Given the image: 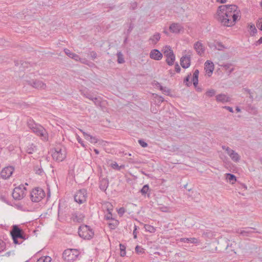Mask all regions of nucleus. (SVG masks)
Instances as JSON below:
<instances>
[{
  "label": "nucleus",
  "instance_id": "nucleus-31",
  "mask_svg": "<svg viewBox=\"0 0 262 262\" xmlns=\"http://www.w3.org/2000/svg\"><path fill=\"white\" fill-rule=\"evenodd\" d=\"M232 66V64L229 63H224L221 65V66L223 67L225 70H228V75L230 74L234 70L233 68H231Z\"/></svg>",
  "mask_w": 262,
  "mask_h": 262
},
{
  "label": "nucleus",
  "instance_id": "nucleus-56",
  "mask_svg": "<svg viewBox=\"0 0 262 262\" xmlns=\"http://www.w3.org/2000/svg\"><path fill=\"white\" fill-rule=\"evenodd\" d=\"M154 84L155 86H156L157 88H159L160 90H163V86H162L161 84L158 81H155Z\"/></svg>",
  "mask_w": 262,
  "mask_h": 262
},
{
  "label": "nucleus",
  "instance_id": "nucleus-60",
  "mask_svg": "<svg viewBox=\"0 0 262 262\" xmlns=\"http://www.w3.org/2000/svg\"><path fill=\"white\" fill-rule=\"evenodd\" d=\"M257 26L259 30L262 31V19L259 20L257 24Z\"/></svg>",
  "mask_w": 262,
  "mask_h": 262
},
{
  "label": "nucleus",
  "instance_id": "nucleus-17",
  "mask_svg": "<svg viewBox=\"0 0 262 262\" xmlns=\"http://www.w3.org/2000/svg\"><path fill=\"white\" fill-rule=\"evenodd\" d=\"M194 49L197 52L198 54L202 56L204 53L205 49L202 43L198 41L194 44Z\"/></svg>",
  "mask_w": 262,
  "mask_h": 262
},
{
  "label": "nucleus",
  "instance_id": "nucleus-44",
  "mask_svg": "<svg viewBox=\"0 0 262 262\" xmlns=\"http://www.w3.org/2000/svg\"><path fill=\"white\" fill-rule=\"evenodd\" d=\"M191 74H188L184 79V82H186V85L187 86H190L191 85V82L189 81Z\"/></svg>",
  "mask_w": 262,
  "mask_h": 262
},
{
  "label": "nucleus",
  "instance_id": "nucleus-11",
  "mask_svg": "<svg viewBox=\"0 0 262 262\" xmlns=\"http://www.w3.org/2000/svg\"><path fill=\"white\" fill-rule=\"evenodd\" d=\"M256 229L252 227H245L235 229V233H238L243 236H250L254 232L253 230Z\"/></svg>",
  "mask_w": 262,
  "mask_h": 262
},
{
  "label": "nucleus",
  "instance_id": "nucleus-12",
  "mask_svg": "<svg viewBox=\"0 0 262 262\" xmlns=\"http://www.w3.org/2000/svg\"><path fill=\"white\" fill-rule=\"evenodd\" d=\"M52 157L54 159L58 162L62 161L66 158L65 150L56 148L55 152L52 154Z\"/></svg>",
  "mask_w": 262,
  "mask_h": 262
},
{
  "label": "nucleus",
  "instance_id": "nucleus-57",
  "mask_svg": "<svg viewBox=\"0 0 262 262\" xmlns=\"http://www.w3.org/2000/svg\"><path fill=\"white\" fill-rule=\"evenodd\" d=\"M174 68H175V71L177 73H180V72L181 69V68L180 67V66H179L178 63H176L175 66H174Z\"/></svg>",
  "mask_w": 262,
  "mask_h": 262
},
{
  "label": "nucleus",
  "instance_id": "nucleus-23",
  "mask_svg": "<svg viewBox=\"0 0 262 262\" xmlns=\"http://www.w3.org/2000/svg\"><path fill=\"white\" fill-rule=\"evenodd\" d=\"M64 51L66 54L67 56H68L69 57L74 59L75 60L78 61L80 59V58L78 55H77L73 52H72L70 50H69L68 49H65L64 50Z\"/></svg>",
  "mask_w": 262,
  "mask_h": 262
},
{
  "label": "nucleus",
  "instance_id": "nucleus-30",
  "mask_svg": "<svg viewBox=\"0 0 262 262\" xmlns=\"http://www.w3.org/2000/svg\"><path fill=\"white\" fill-rule=\"evenodd\" d=\"M149 190V185L148 184L144 185L141 189L140 190V192L142 194V195L146 196L147 194V196L149 197V194L148 193V192Z\"/></svg>",
  "mask_w": 262,
  "mask_h": 262
},
{
  "label": "nucleus",
  "instance_id": "nucleus-47",
  "mask_svg": "<svg viewBox=\"0 0 262 262\" xmlns=\"http://www.w3.org/2000/svg\"><path fill=\"white\" fill-rule=\"evenodd\" d=\"M215 94V91L213 89L209 90L206 92V95L209 97H212Z\"/></svg>",
  "mask_w": 262,
  "mask_h": 262
},
{
  "label": "nucleus",
  "instance_id": "nucleus-61",
  "mask_svg": "<svg viewBox=\"0 0 262 262\" xmlns=\"http://www.w3.org/2000/svg\"><path fill=\"white\" fill-rule=\"evenodd\" d=\"M223 108L229 111L231 113L233 112V110L232 107H231L230 106H223Z\"/></svg>",
  "mask_w": 262,
  "mask_h": 262
},
{
  "label": "nucleus",
  "instance_id": "nucleus-58",
  "mask_svg": "<svg viewBox=\"0 0 262 262\" xmlns=\"http://www.w3.org/2000/svg\"><path fill=\"white\" fill-rule=\"evenodd\" d=\"M81 132H82L83 136L85 138V139L89 140V139L90 138V137L91 136V135H90V134H89L84 132H82V130H81Z\"/></svg>",
  "mask_w": 262,
  "mask_h": 262
},
{
  "label": "nucleus",
  "instance_id": "nucleus-33",
  "mask_svg": "<svg viewBox=\"0 0 262 262\" xmlns=\"http://www.w3.org/2000/svg\"><path fill=\"white\" fill-rule=\"evenodd\" d=\"M226 179L232 184L236 181V177L232 173H226Z\"/></svg>",
  "mask_w": 262,
  "mask_h": 262
},
{
  "label": "nucleus",
  "instance_id": "nucleus-20",
  "mask_svg": "<svg viewBox=\"0 0 262 262\" xmlns=\"http://www.w3.org/2000/svg\"><path fill=\"white\" fill-rule=\"evenodd\" d=\"M84 216L83 214L76 212L72 214V218L74 222H77L78 223H81L82 222Z\"/></svg>",
  "mask_w": 262,
  "mask_h": 262
},
{
  "label": "nucleus",
  "instance_id": "nucleus-37",
  "mask_svg": "<svg viewBox=\"0 0 262 262\" xmlns=\"http://www.w3.org/2000/svg\"><path fill=\"white\" fill-rule=\"evenodd\" d=\"M51 258L49 256H42L37 259L36 262H50Z\"/></svg>",
  "mask_w": 262,
  "mask_h": 262
},
{
  "label": "nucleus",
  "instance_id": "nucleus-5",
  "mask_svg": "<svg viewBox=\"0 0 262 262\" xmlns=\"http://www.w3.org/2000/svg\"><path fill=\"white\" fill-rule=\"evenodd\" d=\"M45 196V192L42 188L39 187L33 189L30 193V198L33 202H39Z\"/></svg>",
  "mask_w": 262,
  "mask_h": 262
},
{
  "label": "nucleus",
  "instance_id": "nucleus-26",
  "mask_svg": "<svg viewBox=\"0 0 262 262\" xmlns=\"http://www.w3.org/2000/svg\"><path fill=\"white\" fill-rule=\"evenodd\" d=\"M81 94L82 95L85 97H86V98H88L91 100L94 97V95L92 93L90 92L87 89L81 90Z\"/></svg>",
  "mask_w": 262,
  "mask_h": 262
},
{
  "label": "nucleus",
  "instance_id": "nucleus-34",
  "mask_svg": "<svg viewBox=\"0 0 262 262\" xmlns=\"http://www.w3.org/2000/svg\"><path fill=\"white\" fill-rule=\"evenodd\" d=\"M227 6V11H229L230 13H234V12H236L237 10V6L235 5H228Z\"/></svg>",
  "mask_w": 262,
  "mask_h": 262
},
{
  "label": "nucleus",
  "instance_id": "nucleus-41",
  "mask_svg": "<svg viewBox=\"0 0 262 262\" xmlns=\"http://www.w3.org/2000/svg\"><path fill=\"white\" fill-rule=\"evenodd\" d=\"M112 223H108V226L111 229H115L118 225V221L117 220H112Z\"/></svg>",
  "mask_w": 262,
  "mask_h": 262
},
{
  "label": "nucleus",
  "instance_id": "nucleus-49",
  "mask_svg": "<svg viewBox=\"0 0 262 262\" xmlns=\"http://www.w3.org/2000/svg\"><path fill=\"white\" fill-rule=\"evenodd\" d=\"M6 249V244L4 241L0 239V252L3 251Z\"/></svg>",
  "mask_w": 262,
  "mask_h": 262
},
{
  "label": "nucleus",
  "instance_id": "nucleus-28",
  "mask_svg": "<svg viewBox=\"0 0 262 262\" xmlns=\"http://www.w3.org/2000/svg\"><path fill=\"white\" fill-rule=\"evenodd\" d=\"M226 11H227V5H222L219 6L217 9L216 18H218L219 14L224 15V14L225 13H226Z\"/></svg>",
  "mask_w": 262,
  "mask_h": 262
},
{
  "label": "nucleus",
  "instance_id": "nucleus-36",
  "mask_svg": "<svg viewBox=\"0 0 262 262\" xmlns=\"http://www.w3.org/2000/svg\"><path fill=\"white\" fill-rule=\"evenodd\" d=\"M34 170L35 171V173L39 175H42L43 172V169L41 168V167L38 165L34 166Z\"/></svg>",
  "mask_w": 262,
  "mask_h": 262
},
{
  "label": "nucleus",
  "instance_id": "nucleus-24",
  "mask_svg": "<svg viewBox=\"0 0 262 262\" xmlns=\"http://www.w3.org/2000/svg\"><path fill=\"white\" fill-rule=\"evenodd\" d=\"M160 34L159 33H156L149 38V41H150V43L156 45L160 40Z\"/></svg>",
  "mask_w": 262,
  "mask_h": 262
},
{
  "label": "nucleus",
  "instance_id": "nucleus-62",
  "mask_svg": "<svg viewBox=\"0 0 262 262\" xmlns=\"http://www.w3.org/2000/svg\"><path fill=\"white\" fill-rule=\"evenodd\" d=\"M91 56L93 59H95L97 58V55L95 52H92L91 53Z\"/></svg>",
  "mask_w": 262,
  "mask_h": 262
},
{
  "label": "nucleus",
  "instance_id": "nucleus-25",
  "mask_svg": "<svg viewBox=\"0 0 262 262\" xmlns=\"http://www.w3.org/2000/svg\"><path fill=\"white\" fill-rule=\"evenodd\" d=\"M180 241L182 242L187 243L198 244L200 243V241L195 237L182 238Z\"/></svg>",
  "mask_w": 262,
  "mask_h": 262
},
{
  "label": "nucleus",
  "instance_id": "nucleus-13",
  "mask_svg": "<svg viewBox=\"0 0 262 262\" xmlns=\"http://www.w3.org/2000/svg\"><path fill=\"white\" fill-rule=\"evenodd\" d=\"M14 168L13 166H7L4 168L1 172V176L3 179H9L13 172H14Z\"/></svg>",
  "mask_w": 262,
  "mask_h": 262
},
{
  "label": "nucleus",
  "instance_id": "nucleus-42",
  "mask_svg": "<svg viewBox=\"0 0 262 262\" xmlns=\"http://www.w3.org/2000/svg\"><path fill=\"white\" fill-rule=\"evenodd\" d=\"M119 246H120V256L122 257H123L126 254V252H125L126 247L122 244H120Z\"/></svg>",
  "mask_w": 262,
  "mask_h": 262
},
{
  "label": "nucleus",
  "instance_id": "nucleus-54",
  "mask_svg": "<svg viewBox=\"0 0 262 262\" xmlns=\"http://www.w3.org/2000/svg\"><path fill=\"white\" fill-rule=\"evenodd\" d=\"M89 141H90L92 143H96L97 142V139L95 137L91 136Z\"/></svg>",
  "mask_w": 262,
  "mask_h": 262
},
{
  "label": "nucleus",
  "instance_id": "nucleus-10",
  "mask_svg": "<svg viewBox=\"0 0 262 262\" xmlns=\"http://www.w3.org/2000/svg\"><path fill=\"white\" fill-rule=\"evenodd\" d=\"M26 83L28 85L37 89H45L46 88V84L45 83L37 79L27 80Z\"/></svg>",
  "mask_w": 262,
  "mask_h": 262
},
{
  "label": "nucleus",
  "instance_id": "nucleus-9",
  "mask_svg": "<svg viewBox=\"0 0 262 262\" xmlns=\"http://www.w3.org/2000/svg\"><path fill=\"white\" fill-rule=\"evenodd\" d=\"M222 148L226 151L233 161L235 162H239L241 157L237 152L225 145H222Z\"/></svg>",
  "mask_w": 262,
  "mask_h": 262
},
{
  "label": "nucleus",
  "instance_id": "nucleus-45",
  "mask_svg": "<svg viewBox=\"0 0 262 262\" xmlns=\"http://www.w3.org/2000/svg\"><path fill=\"white\" fill-rule=\"evenodd\" d=\"M136 252L139 254H142L144 253V249L141 246L137 245L135 248Z\"/></svg>",
  "mask_w": 262,
  "mask_h": 262
},
{
  "label": "nucleus",
  "instance_id": "nucleus-38",
  "mask_svg": "<svg viewBox=\"0 0 262 262\" xmlns=\"http://www.w3.org/2000/svg\"><path fill=\"white\" fill-rule=\"evenodd\" d=\"M144 228L146 231L150 233H154L156 231V229L154 226L147 224L144 225Z\"/></svg>",
  "mask_w": 262,
  "mask_h": 262
},
{
  "label": "nucleus",
  "instance_id": "nucleus-8",
  "mask_svg": "<svg viewBox=\"0 0 262 262\" xmlns=\"http://www.w3.org/2000/svg\"><path fill=\"white\" fill-rule=\"evenodd\" d=\"M87 191L85 189L79 190L74 195V200L79 204H82L86 200Z\"/></svg>",
  "mask_w": 262,
  "mask_h": 262
},
{
  "label": "nucleus",
  "instance_id": "nucleus-15",
  "mask_svg": "<svg viewBox=\"0 0 262 262\" xmlns=\"http://www.w3.org/2000/svg\"><path fill=\"white\" fill-rule=\"evenodd\" d=\"M217 19L225 26L230 27L234 25L233 21H232L230 18H225L224 15L219 14Z\"/></svg>",
  "mask_w": 262,
  "mask_h": 262
},
{
  "label": "nucleus",
  "instance_id": "nucleus-46",
  "mask_svg": "<svg viewBox=\"0 0 262 262\" xmlns=\"http://www.w3.org/2000/svg\"><path fill=\"white\" fill-rule=\"evenodd\" d=\"M110 166L111 167L114 169H116V170H120L121 168V166H119L118 165V164H117V162H114L113 163H112L111 164H110Z\"/></svg>",
  "mask_w": 262,
  "mask_h": 262
},
{
  "label": "nucleus",
  "instance_id": "nucleus-40",
  "mask_svg": "<svg viewBox=\"0 0 262 262\" xmlns=\"http://www.w3.org/2000/svg\"><path fill=\"white\" fill-rule=\"evenodd\" d=\"M94 104L96 106H100L101 104V98L100 97H96L95 96L92 99Z\"/></svg>",
  "mask_w": 262,
  "mask_h": 262
},
{
  "label": "nucleus",
  "instance_id": "nucleus-48",
  "mask_svg": "<svg viewBox=\"0 0 262 262\" xmlns=\"http://www.w3.org/2000/svg\"><path fill=\"white\" fill-rule=\"evenodd\" d=\"M163 94L167 95H169L170 93V90L166 87L163 86V90H161Z\"/></svg>",
  "mask_w": 262,
  "mask_h": 262
},
{
  "label": "nucleus",
  "instance_id": "nucleus-27",
  "mask_svg": "<svg viewBox=\"0 0 262 262\" xmlns=\"http://www.w3.org/2000/svg\"><path fill=\"white\" fill-rule=\"evenodd\" d=\"M37 147L33 143L29 144L26 147V152L29 154H32L36 151Z\"/></svg>",
  "mask_w": 262,
  "mask_h": 262
},
{
  "label": "nucleus",
  "instance_id": "nucleus-50",
  "mask_svg": "<svg viewBox=\"0 0 262 262\" xmlns=\"http://www.w3.org/2000/svg\"><path fill=\"white\" fill-rule=\"evenodd\" d=\"M138 143L140 145V146H142V147H146L148 146L147 143L142 139L139 140Z\"/></svg>",
  "mask_w": 262,
  "mask_h": 262
},
{
  "label": "nucleus",
  "instance_id": "nucleus-63",
  "mask_svg": "<svg viewBox=\"0 0 262 262\" xmlns=\"http://www.w3.org/2000/svg\"><path fill=\"white\" fill-rule=\"evenodd\" d=\"M262 43V36L256 41V45H259Z\"/></svg>",
  "mask_w": 262,
  "mask_h": 262
},
{
  "label": "nucleus",
  "instance_id": "nucleus-43",
  "mask_svg": "<svg viewBox=\"0 0 262 262\" xmlns=\"http://www.w3.org/2000/svg\"><path fill=\"white\" fill-rule=\"evenodd\" d=\"M239 11L238 10L236 12H234V13H232V21H233V24L234 25L235 24V23L236 21V20H237L238 17H239V15H238V12Z\"/></svg>",
  "mask_w": 262,
  "mask_h": 262
},
{
  "label": "nucleus",
  "instance_id": "nucleus-6",
  "mask_svg": "<svg viewBox=\"0 0 262 262\" xmlns=\"http://www.w3.org/2000/svg\"><path fill=\"white\" fill-rule=\"evenodd\" d=\"M26 188L23 185H20L17 187H15L12 192V195L15 200H20L25 195Z\"/></svg>",
  "mask_w": 262,
  "mask_h": 262
},
{
  "label": "nucleus",
  "instance_id": "nucleus-3",
  "mask_svg": "<svg viewBox=\"0 0 262 262\" xmlns=\"http://www.w3.org/2000/svg\"><path fill=\"white\" fill-rule=\"evenodd\" d=\"M78 234L84 239H90L94 236V232L89 226L82 225L78 228Z\"/></svg>",
  "mask_w": 262,
  "mask_h": 262
},
{
  "label": "nucleus",
  "instance_id": "nucleus-53",
  "mask_svg": "<svg viewBox=\"0 0 262 262\" xmlns=\"http://www.w3.org/2000/svg\"><path fill=\"white\" fill-rule=\"evenodd\" d=\"M125 212V209L123 207H121L119 209V210H118V213L120 215H122Z\"/></svg>",
  "mask_w": 262,
  "mask_h": 262
},
{
  "label": "nucleus",
  "instance_id": "nucleus-52",
  "mask_svg": "<svg viewBox=\"0 0 262 262\" xmlns=\"http://www.w3.org/2000/svg\"><path fill=\"white\" fill-rule=\"evenodd\" d=\"M77 140L78 143H80L83 147L85 148L86 147V145L84 144L83 141H82V140L80 138V137L79 136H77Z\"/></svg>",
  "mask_w": 262,
  "mask_h": 262
},
{
  "label": "nucleus",
  "instance_id": "nucleus-2",
  "mask_svg": "<svg viewBox=\"0 0 262 262\" xmlns=\"http://www.w3.org/2000/svg\"><path fill=\"white\" fill-rule=\"evenodd\" d=\"M11 235L15 244H20L21 242H19L18 239H22L24 240L26 239L28 237H26V234L25 233L23 229L19 228L17 225H14L12 231H11Z\"/></svg>",
  "mask_w": 262,
  "mask_h": 262
},
{
  "label": "nucleus",
  "instance_id": "nucleus-32",
  "mask_svg": "<svg viewBox=\"0 0 262 262\" xmlns=\"http://www.w3.org/2000/svg\"><path fill=\"white\" fill-rule=\"evenodd\" d=\"M249 32L251 36H254L257 32V30L254 24H250L248 26Z\"/></svg>",
  "mask_w": 262,
  "mask_h": 262
},
{
  "label": "nucleus",
  "instance_id": "nucleus-22",
  "mask_svg": "<svg viewBox=\"0 0 262 262\" xmlns=\"http://www.w3.org/2000/svg\"><path fill=\"white\" fill-rule=\"evenodd\" d=\"M216 100L218 102L222 103L229 102L230 101V97L227 96L224 94H219L216 96Z\"/></svg>",
  "mask_w": 262,
  "mask_h": 262
},
{
  "label": "nucleus",
  "instance_id": "nucleus-51",
  "mask_svg": "<svg viewBox=\"0 0 262 262\" xmlns=\"http://www.w3.org/2000/svg\"><path fill=\"white\" fill-rule=\"evenodd\" d=\"M105 218L106 220H114V219L112 217V213H107L105 215Z\"/></svg>",
  "mask_w": 262,
  "mask_h": 262
},
{
  "label": "nucleus",
  "instance_id": "nucleus-14",
  "mask_svg": "<svg viewBox=\"0 0 262 262\" xmlns=\"http://www.w3.org/2000/svg\"><path fill=\"white\" fill-rule=\"evenodd\" d=\"M191 55L183 56L180 59V64L184 69H187L190 66Z\"/></svg>",
  "mask_w": 262,
  "mask_h": 262
},
{
  "label": "nucleus",
  "instance_id": "nucleus-16",
  "mask_svg": "<svg viewBox=\"0 0 262 262\" xmlns=\"http://www.w3.org/2000/svg\"><path fill=\"white\" fill-rule=\"evenodd\" d=\"M149 56L152 59L159 60L162 59L163 55L158 50L152 49L149 53Z\"/></svg>",
  "mask_w": 262,
  "mask_h": 262
},
{
  "label": "nucleus",
  "instance_id": "nucleus-7",
  "mask_svg": "<svg viewBox=\"0 0 262 262\" xmlns=\"http://www.w3.org/2000/svg\"><path fill=\"white\" fill-rule=\"evenodd\" d=\"M164 56L166 57V62L169 66L173 64L175 55L170 47H166L164 51Z\"/></svg>",
  "mask_w": 262,
  "mask_h": 262
},
{
  "label": "nucleus",
  "instance_id": "nucleus-19",
  "mask_svg": "<svg viewBox=\"0 0 262 262\" xmlns=\"http://www.w3.org/2000/svg\"><path fill=\"white\" fill-rule=\"evenodd\" d=\"M183 29V27L178 23H172L169 26L170 31L174 33H179Z\"/></svg>",
  "mask_w": 262,
  "mask_h": 262
},
{
  "label": "nucleus",
  "instance_id": "nucleus-21",
  "mask_svg": "<svg viewBox=\"0 0 262 262\" xmlns=\"http://www.w3.org/2000/svg\"><path fill=\"white\" fill-rule=\"evenodd\" d=\"M108 180L107 178L102 179L99 182V188L103 191H105L108 186Z\"/></svg>",
  "mask_w": 262,
  "mask_h": 262
},
{
  "label": "nucleus",
  "instance_id": "nucleus-29",
  "mask_svg": "<svg viewBox=\"0 0 262 262\" xmlns=\"http://www.w3.org/2000/svg\"><path fill=\"white\" fill-rule=\"evenodd\" d=\"M199 74V71L198 69H196L193 74L192 81L193 85L195 87H196L198 84Z\"/></svg>",
  "mask_w": 262,
  "mask_h": 262
},
{
  "label": "nucleus",
  "instance_id": "nucleus-39",
  "mask_svg": "<svg viewBox=\"0 0 262 262\" xmlns=\"http://www.w3.org/2000/svg\"><path fill=\"white\" fill-rule=\"evenodd\" d=\"M214 48L219 51H222L225 48V46L221 42H216V45H214Z\"/></svg>",
  "mask_w": 262,
  "mask_h": 262
},
{
  "label": "nucleus",
  "instance_id": "nucleus-1",
  "mask_svg": "<svg viewBox=\"0 0 262 262\" xmlns=\"http://www.w3.org/2000/svg\"><path fill=\"white\" fill-rule=\"evenodd\" d=\"M28 126L34 133L39 136L41 140L45 141L48 140V133L41 125L35 123L33 120H29L28 121Z\"/></svg>",
  "mask_w": 262,
  "mask_h": 262
},
{
  "label": "nucleus",
  "instance_id": "nucleus-4",
  "mask_svg": "<svg viewBox=\"0 0 262 262\" xmlns=\"http://www.w3.org/2000/svg\"><path fill=\"white\" fill-rule=\"evenodd\" d=\"M80 254L79 250L76 249H68L62 253V257L67 262H73L76 260Z\"/></svg>",
  "mask_w": 262,
  "mask_h": 262
},
{
  "label": "nucleus",
  "instance_id": "nucleus-64",
  "mask_svg": "<svg viewBox=\"0 0 262 262\" xmlns=\"http://www.w3.org/2000/svg\"><path fill=\"white\" fill-rule=\"evenodd\" d=\"M21 65L23 68H28V63L26 62H23L21 63Z\"/></svg>",
  "mask_w": 262,
  "mask_h": 262
},
{
  "label": "nucleus",
  "instance_id": "nucleus-59",
  "mask_svg": "<svg viewBox=\"0 0 262 262\" xmlns=\"http://www.w3.org/2000/svg\"><path fill=\"white\" fill-rule=\"evenodd\" d=\"M232 13H230L229 11H226V13H225L224 16H225V18H230L232 17Z\"/></svg>",
  "mask_w": 262,
  "mask_h": 262
},
{
  "label": "nucleus",
  "instance_id": "nucleus-35",
  "mask_svg": "<svg viewBox=\"0 0 262 262\" xmlns=\"http://www.w3.org/2000/svg\"><path fill=\"white\" fill-rule=\"evenodd\" d=\"M117 62L118 63H123L125 62L123 55L121 52H118L117 53Z\"/></svg>",
  "mask_w": 262,
  "mask_h": 262
},
{
  "label": "nucleus",
  "instance_id": "nucleus-55",
  "mask_svg": "<svg viewBox=\"0 0 262 262\" xmlns=\"http://www.w3.org/2000/svg\"><path fill=\"white\" fill-rule=\"evenodd\" d=\"M133 28H134V25L132 24V23H130L129 24V28L127 31V35H129L131 31H132V30L133 29Z\"/></svg>",
  "mask_w": 262,
  "mask_h": 262
},
{
  "label": "nucleus",
  "instance_id": "nucleus-18",
  "mask_svg": "<svg viewBox=\"0 0 262 262\" xmlns=\"http://www.w3.org/2000/svg\"><path fill=\"white\" fill-rule=\"evenodd\" d=\"M205 69L206 72L210 76L212 74L214 69L213 63L210 60H207L205 63Z\"/></svg>",
  "mask_w": 262,
  "mask_h": 262
}]
</instances>
